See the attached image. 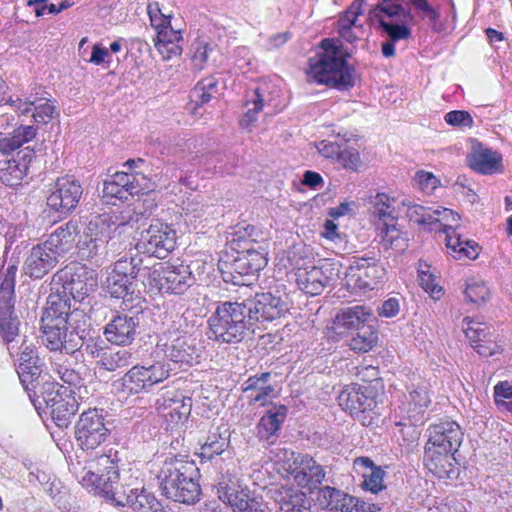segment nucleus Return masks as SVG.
Masks as SVG:
<instances>
[{
	"label": "nucleus",
	"instance_id": "1",
	"mask_svg": "<svg viewBox=\"0 0 512 512\" xmlns=\"http://www.w3.org/2000/svg\"><path fill=\"white\" fill-rule=\"evenodd\" d=\"M125 223H116L109 214L93 216L82 228L76 248L81 259L101 266L120 245Z\"/></svg>",
	"mask_w": 512,
	"mask_h": 512
},
{
	"label": "nucleus",
	"instance_id": "2",
	"mask_svg": "<svg viewBox=\"0 0 512 512\" xmlns=\"http://www.w3.org/2000/svg\"><path fill=\"white\" fill-rule=\"evenodd\" d=\"M244 301H220L209 316L208 338L219 344L236 345L256 333Z\"/></svg>",
	"mask_w": 512,
	"mask_h": 512
},
{
	"label": "nucleus",
	"instance_id": "3",
	"mask_svg": "<svg viewBox=\"0 0 512 512\" xmlns=\"http://www.w3.org/2000/svg\"><path fill=\"white\" fill-rule=\"evenodd\" d=\"M199 469L193 461L175 456L164 460L157 473L162 494L174 502L193 505L200 500Z\"/></svg>",
	"mask_w": 512,
	"mask_h": 512
},
{
	"label": "nucleus",
	"instance_id": "4",
	"mask_svg": "<svg viewBox=\"0 0 512 512\" xmlns=\"http://www.w3.org/2000/svg\"><path fill=\"white\" fill-rule=\"evenodd\" d=\"M321 51L309 59L308 80L338 90H348L355 85V69L347 63L340 48L332 39L321 41Z\"/></svg>",
	"mask_w": 512,
	"mask_h": 512
},
{
	"label": "nucleus",
	"instance_id": "5",
	"mask_svg": "<svg viewBox=\"0 0 512 512\" xmlns=\"http://www.w3.org/2000/svg\"><path fill=\"white\" fill-rule=\"evenodd\" d=\"M255 227L245 225L238 227V230L233 233L231 242L237 244L242 251L237 252V256L229 263L226 264L228 271H222L223 279L225 282H231L234 285H249L245 277L256 276L267 265L266 250L258 246L253 238Z\"/></svg>",
	"mask_w": 512,
	"mask_h": 512
},
{
	"label": "nucleus",
	"instance_id": "6",
	"mask_svg": "<svg viewBox=\"0 0 512 512\" xmlns=\"http://www.w3.org/2000/svg\"><path fill=\"white\" fill-rule=\"evenodd\" d=\"M38 388L40 394H34L36 396V399L32 400L34 406L39 409L44 403L53 422L61 429L67 428L79 409V403L74 396L75 392L51 381L42 382Z\"/></svg>",
	"mask_w": 512,
	"mask_h": 512
},
{
	"label": "nucleus",
	"instance_id": "7",
	"mask_svg": "<svg viewBox=\"0 0 512 512\" xmlns=\"http://www.w3.org/2000/svg\"><path fill=\"white\" fill-rule=\"evenodd\" d=\"M386 270L380 261V256L369 252L361 257H353L347 268L343 285L355 294H366L378 289L384 282Z\"/></svg>",
	"mask_w": 512,
	"mask_h": 512
},
{
	"label": "nucleus",
	"instance_id": "8",
	"mask_svg": "<svg viewBox=\"0 0 512 512\" xmlns=\"http://www.w3.org/2000/svg\"><path fill=\"white\" fill-rule=\"evenodd\" d=\"M17 267L8 265L0 270V338L13 356L12 342L19 334L20 321L14 310Z\"/></svg>",
	"mask_w": 512,
	"mask_h": 512
},
{
	"label": "nucleus",
	"instance_id": "9",
	"mask_svg": "<svg viewBox=\"0 0 512 512\" xmlns=\"http://www.w3.org/2000/svg\"><path fill=\"white\" fill-rule=\"evenodd\" d=\"M340 407L363 426H371L378 418L376 391L373 387L350 384L338 396Z\"/></svg>",
	"mask_w": 512,
	"mask_h": 512
},
{
	"label": "nucleus",
	"instance_id": "10",
	"mask_svg": "<svg viewBox=\"0 0 512 512\" xmlns=\"http://www.w3.org/2000/svg\"><path fill=\"white\" fill-rule=\"evenodd\" d=\"M243 301L256 330L260 328L259 325L285 317L291 308L288 295L278 290L256 293Z\"/></svg>",
	"mask_w": 512,
	"mask_h": 512
},
{
	"label": "nucleus",
	"instance_id": "11",
	"mask_svg": "<svg viewBox=\"0 0 512 512\" xmlns=\"http://www.w3.org/2000/svg\"><path fill=\"white\" fill-rule=\"evenodd\" d=\"M370 19L382 31H390L394 37L411 36L413 17L402 0H381L370 10Z\"/></svg>",
	"mask_w": 512,
	"mask_h": 512
},
{
	"label": "nucleus",
	"instance_id": "12",
	"mask_svg": "<svg viewBox=\"0 0 512 512\" xmlns=\"http://www.w3.org/2000/svg\"><path fill=\"white\" fill-rule=\"evenodd\" d=\"M148 167L143 172L128 173L124 171L116 172L103 183V197L107 203L115 205L112 199L126 201L130 196L139 193H147L153 190V183L147 172Z\"/></svg>",
	"mask_w": 512,
	"mask_h": 512
},
{
	"label": "nucleus",
	"instance_id": "13",
	"mask_svg": "<svg viewBox=\"0 0 512 512\" xmlns=\"http://www.w3.org/2000/svg\"><path fill=\"white\" fill-rule=\"evenodd\" d=\"M427 432L428 442L425 446L424 458L431 461L441 456L454 455L463 441L461 427L452 420L430 425Z\"/></svg>",
	"mask_w": 512,
	"mask_h": 512
},
{
	"label": "nucleus",
	"instance_id": "14",
	"mask_svg": "<svg viewBox=\"0 0 512 512\" xmlns=\"http://www.w3.org/2000/svg\"><path fill=\"white\" fill-rule=\"evenodd\" d=\"M176 231L168 224L156 221L140 233L135 249L158 259L166 258L175 248Z\"/></svg>",
	"mask_w": 512,
	"mask_h": 512
},
{
	"label": "nucleus",
	"instance_id": "15",
	"mask_svg": "<svg viewBox=\"0 0 512 512\" xmlns=\"http://www.w3.org/2000/svg\"><path fill=\"white\" fill-rule=\"evenodd\" d=\"M110 434L104 415L96 408L84 411L75 425V439L84 450H94L104 443Z\"/></svg>",
	"mask_w": 512,
	"mask_h": 512
},
{
	"label": "nucleus",
	"instance_id": "16",
	"mask_svg": "<svg viewBox=\"0 0 512 512\" xmlns=\"http://www.w3.org/2000/svg\"><path fill=\"white\" fill-rule=\"evenodd\" d=\"M83 195V187L74 176L59 177L50 189L47 207L58 214L59 218L67 217L78 206Z\"/></svg>",
	"mask_w": 512,
	"mask_h": 512
},
{
	"label": "nucleus",
	"instance_id": "17",
	"mask_svg": "<svg viewBox=\"0 0 512 512\" xmlns=\"http://www.w3.org/2000/svg\"><path fill=\"white\" fill-rule=\"evenodd\" d=\"M63 281L62 293L71 297L73 301L81 303L97 287V278L94 271L86 266L75 265L54 275Z\"/></svg>",
	"mask_w": 512,
	"mask_h": 512
},
{
	"label": "nucleus",
	"instance_id": "18",
	"mask_svg": "<svg viewBox=\"0 0 512 512\" xmlns=\"http://www.w3.org/2000/svg\"><path fill=\"white\" fill-rule=\"evenodd\" d=\"M169 376V369L161 362L135 365L122 378L123 390L129 394L148 391Z\"/></svg>",
	"mask_w": 512,
	"mask_h": 512
},
{
	"label": "nucleus",
	"instance_id": "19",
	"mask_svg": "<svg viewBox=\"0 0 512 512\" xmlns=\"http://www.w3.org/2000/svg\"><path fill=\"white\" fill-rule=\"evenodd\" d=\"M14 353L18 355L17 373L22 385L26 390L36 394V389L41 384L43 362L38 357L33 341L25 336L18 349H13Z\"/></svg>",
	"mask_w": 512,
	"mask_h": 512
},
{
	"label": "nucleus",
	"instance_id": "20",
	"mask_svg": "<svg viewBox=\"0 0 512 512\" xmlns=\"http://www.w3.org/2000/svg\"><path fill=\"white\" fill-rule=\"evenodd\" d=\"M339 264L326 261L298 275V285L307 294L319 295L339 277Z\"/></svg>",
	"mask_w": 512,
	"mask_h": 512
},
{
	"label": "nucleus",
	"instance_id": "21",
	"mask_svg": "<svg viewBox=\"0 0 512 512\" xmlns=\"http://www.w3.org/2000/svg\"><path fill=\"white\" fill-rule=\"evenodd\" d=\"M119 479V470L117 464L106 455L101 456L96 462L95 470H88L82 477L84 486H92L98 493L106 496L118 495L113 493L112 486Z\"/></svg>",
	"mask_w": 512,
	"mask_h": 512
},
{
	"label": "nucleus",
	"instance_id": "22",
	"mask_svg": "<svg viewBox=\"0 0 512 512\" xmlns=\"http://www.w3.org/2000/svg\"><path fill=\"white\" fill-rule=\"evenodd\" d=\"M291 475L295 482L309 490L319 487L325 479L326 472L322 465L318 464L308 454H294L293 462L290 465Z\"/></svg>",
	"mask_w": 512,
	"mask_h": 512
},
{
	"label": "nucleus",
	"instance_id": "23",
	"mask_svg": "<svg viewBox=\"0 0 512 512\" xmlns=\"http://www.w3.org/2000/svg\"><path fill=\"white\" fill-rule=\"evenodd\" d=\"M317 501L322 509L331 512H367L370 510V504L331 486L319 489Z\"/></svg>",
	"mask_w": 512,
	"mask_h": 512
},
{
	"label": "nucleus",
	"instance_id": "24",
	"mask_svg": "<svg viewBox=\"0 0 512 512\" xmlns=\"http://www.w3.org/2000/svg\"><path fill=\"white\" fill-rule=\"evenodd\" d=\"M155 407L167 422L178 424L190 415L192 398L178 391H166L156 399Z\"/></svg>",
	"mask_w": 512,
	"mask_h": 512
},
{
	"label": "nucleus",
	"instance_id": "25",
	"mask_svg": "<svg viewBox=\"0 0 512 512\" xmlns=\"http://www.w3.org/2000/svg\"><path fill=\"white\" fill-rule=\"evenodd\" d=\"M113 502L117 506H128L133 512H173L154 495V493L141 488H131L128 492L113 495Z\"/></svg>",
	"mask_w": 512,
	"mask_h": 512
},
{
	"label": "nucleus",
	"instance_id": "26",
	"mask_svg": "<svg viewBox=\"0 0 512 512\" xmlns=\"http://www.w3.org/2000/svg\"><path fill=\"white\" fill-rule=\"evenodd\" d=\"M59 257L45 242L40 243L30 250L24 262L25 274L32 279H42L57 265Z\"/></svg>",
	"mask_w": 512,
	"mask_h": 512
},
{
	"label": "nucleus",
	"instance_id": "27",
	"mask_svg": "<svg viewBox=\"0 0 512 512\" xmlns=\"http://www.w3.org/2000/svg\"><path fill=\"white\" fill-rule=\"evenodd\" d=\"M139 327V318L127 314H117L106 324L104 335L106 339L116 345H129L136 337Z\"/></svg>",
	"mask_w": 512,
	"mask_h": 512
},
{
	"label": "nucleus",
	"instance_id": "28",
	"mask_svg": "<svg viewBox=\"0 0 512 512\" xmlns=\"http://www.w3.org/2000/svg\"><path fill=\"white\" fill-rule=\"evenodd\" d=\"M269 493L281 512H312L311 500L298 489L281 486Z\"/></svg>",
	"mask_w": 512,
	"mask_h": 512
},
{
	"label": "nucleus",
	"instance_id": "29",
	"mask_svg": "<svg viewBox=\"0 0 512 512\" xmlns=\"http://www.w3.org/2000/svg\"><path fill=\"white\" fill-rule=\"evenodd\" d=\"M470 167L481 174L490 175L502 170V155L475 141L471 153L467 156Z\"/></svg>",
	"mask_w": 512,
	"mask_h": 512
},
{
	"label": "nucleus",
	"instance_id": "30",
	"mask_svg": "<svg viewBox=\"0 0 512 512\" xmlns=\"http://www.w3.org/2000/svg\"><path fill=\"white\" fill-rule=\"evenodd\" d=\"M34 157V151L26 147L17 152L12 159L4 161L0 167V179L7 186H17L27 174Z\"/></svg>",
	"mask_w": 512,
	"mask_h": 512
},
{
	"label": "nucleus",
	"instance_id": "31",
	"mask_svg": "<svg viewBox=\"0 0 512 512\" xmlns=\"http://www.w3.org/2000/svg\"><path fill=\"white\" fill-rule=\"evenodd\" d=\"M160 292L181 295L195 283V277L188 265H166Z\"/></svg>",
	"mask_w": 512,
	"mask_h": 512
},
{
	"label": "nucleus",
	"instance_id": "32",
	"mask_svg": "<svg viewBox=\"0 0 512 512\" xmlns=\"http://www.w3.org/2000/svg\"><path fill=\"white\" fill-rule=\"evenodd\" d=\"M376 318L371 308L355 305L341 309L334 320L337 329L357 331L361 326L374 323Z\"/></svg>",
	"mask_w": 512,
	"mask_h": 512
},
{
	"label": "nucleus",
	"instance_id": "33",
	"mask_svg": "<svg viewBox=\"0 0 512 512\" xmlns=\"http://www.w3.org/2000/svg\"><path fill=\"white\" fill-rule=\"evenodd\" d=\"M164 346L165 357L174 363L192 365L200 357L196 340L190 336L178 337Z\"/></svg>",
	"mask_w": 512,
	"mask_h": 512
},
{
	"label": "nucleus",
	"instance_id": "34",
	"mask_svg": "<svg viewBox=\"0 0 512 512\" xmlns=\"http://www.w3.org/2000/svg\"><path fill=\"white\" fill-rule=\"evenodd\" d=\"M220 499L228 504L233 512H270L268 503L262 496L244 490L224 492Z\"/></svg>",
	"mask_w": 512,
	"mask_h": 512
},
{
	"label": "nucleus",
	"instance_id": "35",
	"mask_svg": "<svg viewBox=\"0 0 512 512\" xmlns=\"http://www.w3.org/2000/svg\"><path fill=\"white\" fill-rule=\"evenodd\" d=\"M287 415L288 407L286 405L271 403L257 425L259 438L269 441L278 437Z\"/></svg>",
	"mask_w": 512,
	"mask_h": 512
},
{
	"label": "nucleus",
	"instance_id": "36",
	"mask_svg": "<svg viewBox=\"0 0 512 512\" xmlns=\"http://www.w3.org/2000/svg\"><path fill=\"white\" fill-rule=\"evenodd\" d=\"M53 292L47 298V306L44 309L41 319L49 322H58L61 325L67 324V318L73 310H71V299L62 293L61 289L52 287Z\"/></svg>",
	"mask_w": 512,
	"mask_h": 512
},
{
	"label": "nucleus",
	"instance_id": "37",
	"mask_svg": "<svg viewBox=\"0 0 512 512\" xmlns=\"http://www.w3.org/2000/svg\"><path fill=\"white\" fill-rule=\"evenodd\" d=\"M81 232L82 229L79 228L78 220L71 219L51 233L45 243L61 256L70 251L75 238H79Z\"/></svg>",
	"mask_w": 512,
	"mask_h": 512
},
{
	"label": "nucleus",
	"instance_id": "38",
	"mask_svg": "<svg viewBox=\"0 0 512 512\" xmlns=\"http://www.w3.org/2000/svg\"><path fill=\"white\" fill-rule=\"evenodd\" d=\"M354 464L363 469L362 488L365 491L378 494L386 488L384 485L385 470L377 466L369 457H358L355 459Z\"/></svg>",
	"mask_w": 512,
	"mask_h": 512
},
{
	"label": "nucleus",
	"instance_id": "39",
	"mask_svg": "<svg viewBox=\"0 0 512 512\" xmlns=\"http://www.w3.org/2000/svg\"><path fill=\"white\" fill-rule=\"evenodd\" d=\"M182 40L181 31L175 30L169 23L157 30L154 45L163 58L170 59L182 53Z\"/></svg>",
	"mask_w": 512,
	"mask_h": 512
},
{
	"label": "nucleus",
	"instance_id": "40",
	"mask_svg": "<svg viewBox=\"0 0 512 512\" xmlns=\"http://www.w3.org/2000/svg\"><path fill=\"white\" fill-rule=\"evenodd\" d=\"M230 445V431L226 427H217L211 431L204 444L201 445L198 455L202 460H212L215 456L221 455Z\"/></svg>",
	"mask_w": 512,
	"mask_h": 512
},
{
	"label": "nucleus",
	"instance_id": "41",
	"mask_svg": "<svg viewBox=\"0 0 512 512\" xmlns=\"http://www.w3.org/2000/svg\"><path fill=\"white\" fill-rule=\"evenodd\" d=\"M37 127L33 125H20L11 133L0 137V152L10 155L25 143L33 140L37 135Z\"/></svg>",
	"mask_w": 512,
	"mask_h": 512
},
{
	"label": "nucleus",
	"instance_id": "42",
	"mask_svg": "<svg viewBox=\"0 0 512 512\" xmlns=\"http://www.w3.org/2000/svg\"><path fill=\"white\" fill-rule=\"evenodd\" d=\"M106 287L112 297L123 299L126 308L133 306L135 294L134 281L111 272L107 277Z\"/></svg>",
	"mask_w": 512,
	"mask_h": 512
},
{
	"label": "nucleus",
	"instance_id": "43",
	"mask_svg": "<svg viewBox=\"0 0 512 512\" xmlns=\"http://www.w3.org/2000/svg\"><path fill=\"white\" fill-rule=\"evenodd\" d=\"M413 17V23L424 21L434 26L440 19L439 9L430 0H402Z\"/></svg>",
	"mask_w": 512,
	"mask_h": 512
},
{
	"label": "nucleus",
	"instance_id": "44",
	"mask_svg": "<svg viewBox=\"0 0 512 512\" xmlns=\"http://www.w3.org/2000/svg\"><path fill=\"white\" fill-rule=\"evenodd\" d=\"M445 234L447 248L456 253L458 258L465 257L474 260L478 257L480 247L475 241L463 239L460 235H452L446 230Z\"/></svg>",
	"mask_w": 512,
	"mask_h": 512
},
{
	"label": "nucleus",
	"instance_id": "45",
	"mask_svg": "<svg viewBox=\"0 0 512 512\" xmlns=\"http://www.w3.org/2000/svg\"><path fill=\"white\" fill-rule=\"evenodd\" d=\"M378 339L373 323L364 325L356 331L349 341V347L354 352L365 353L370 351Z\"/></svg>",
	"mask_w": 512,
	"mask_h": 512
},
{
	"label": "nucleus",
	"instance_id": "46",
	"mask_svg": "<svg viewBox=\"0 0 512 512\" xmlns=\"http://www.w3.org/2000/svg\"><path fill=\"white\" fill-rule=\"evenodd\" d=\"M133 353L127 349L106 350L102 359L98 361L101 368L107 371H116L133 363Z\"/></svg>",
	"mask_w": 512,
	"mask_h": 512
},
{
	"label": "nucleus",
	"instance_id": "47",
	"mask_svg": "<svg viewBox=\"0 0 512 512\" xmlns=\"http://www.w3.org/2000/svg\"><path fill=\"white\" fill-rule=\"evenodd\" d=\"M242 387L245 393H249L247 398L250 405L260 403V405L264 406L267 403V398L274 392L272 385L261 384L259 379H255V376H250L243 383Z\"/></svg>",
	"mask_w": 512,
	"mask_h": 512
},
{
	"label": "nucleus",
	"instance_id": "48",
	"mask_svg": "<svg viewBox=\"0 0 512 512\" xmlns=\"http://www.w3.org/2000/svg\"><path fill=\"white\" fill-rule=\"evenodd\" d=\"M66 325L58 322H49L41 319V329L44 334V342L51 351L63 349V335Z\"/></svg>",
	"mask_w": 512,
	"mask_h": 512
},
{
	"label": "nucleus",
	"instance_id": "49",
	"mask_svg": "<svg viewBox=\"0 0 512 512\" xmlns=\"http://www.w3.org/2000/svg\"><path fill=\"white\" fill-rule=\"evenodd\" d=\"M393 202L394 199H391L387 194L377 193L371 198L373 215L378 217L382 223L395 221Z\"/></svg>",
	"mask_w": 512,
	"mask_h": 512
},
{
	"label": "nucleus",
	"instance_id": "50",
	"mask_svg": "<svg viewBox=\"0 0 512 512\" xmlns=\"http://www.w3.org/2000/svg\"><path fill=\"white\" fill-rule=\"evenodd\" d=\"M142 267L141 257H123L115 262L112 272L134 281L141 274Z\"/></svg>",
	"mask_w": 512,
	"mask_h": 512
},
{
	"label": "nucleus",
	"instance_id": "51",
	"mask_svg": "<svg viewBox=\"0 0 512 512\" xmlns=\"http://www.w3.org/2000/svg\"><path fill=\"white\" fill-rule=\"evenodd\" d=\"M429 403L430 398L425 389L410 391L407 396L408 416L410 418H416L418 415L423 414Z\"/></svg>",
	"mask_w": 512,
	"mask_h": 512
},
{
	"label": "nucleus",
	"instance_id": "52",
	"mask_svg": "<svg viewBox=\"0 0 512 512\" xmlns=\"http://www.w3.org/2000/svg\"><path fill=\"white\" fill-rule=\"evenodd\" d=\"M53 371L59 376V378L69 386L79 387L82 382V377L79 371L71 368L66 361L61 359L56 360L52 366Z\"/></svg>",
	"mask_w": 512,
	"mask_h": 512
},
{
	"label": "nucleus",
	"instance_id": "53",
	"mask_svg": "<svg viewBox=\"0 0 512 512\" xmlns=\"http://www.w3.org/2000/svg\"><path fill=\"white\" fill-rule=\"evenodd\" d=\"M66 330L77 333L85 340L90 336V329L87 328L85 315L78 307H74L72 313L67 318Z\"/></svg>",
	"mask_w": 512,
	"mask_h": 512
},
{
	"label": "nucleus",
	"instance_id": "54",
	"mask_svg": "<svg viewBox=\"0 0 512 512\" xmlns=\"http://www.w3.org/2000/svg\"><path fill=\"white\" fill-rule=\"evenodd\" d=\"M464 295L469 302L478 304L489 298L490 291L484 282L472 281L466 284Z\"/></svg>",
	"mask_w": 512,
	"mask_h": 512
},
{
	"label": "nucleus",
	"instance_id": "55",
	"mask_svg": "<svg viewBox=\"0 0 512 512\" xmlns=\"http://www.w3.org/2000/svg\"><path fill=\"white\" fill-rule=\"evenodd\" d=\"M364 1L365 0L354 1L352 5L344 12V14L338 20V31L357 27L358 17L363 14L361 5Z\"/></svg>",
	"mask_w": 512,
	"mask_h": 512
},
{
	"label": "nucleus",
	"instance_id": "56",
	"mask_svg": "<svg viewBox=\"0 0 512 512\" xmlns=\"http://www.w3.org/2000/svg\"><path fill=\"white\" fill-rule=\"evenodd\" d=\"M337 162L345 169L350 171H358L361 167V159L356 148L343 146L341 155Z\"/></svg>",
	"mask_w": 512,
	"mask_h": 512
},
{
	"label": "nucleus",
	"instance_id": "57",
	"mask_svg": "<svg viewBox=\"0 0 512 512\" xmlns=\"http://www.w3.org/2000/svg\"><path fill=\"white\" fill-rule=\"evenodd\" d=\"M379 229V236L381 239L380 244L385 250L390 249L391 245L393 244V241H396V239L404 235L397 227L396 220L393 222L390 221L382 223V226L379 227Z\"/></svg>",
	"mask_w": 512,
	"mask_h": 512
},
{
	"label": "nucleus",
	"instance_id": "58",
	"mask_svg": "<svg viewBox=\"0 0 512 512\" xmlns=\"http://www.w3.org/2000/svg\"><path fill=\"white\" fill-rule=\"evenodd\" d=\"M85 344V339L77 335V333L70 332L69 330L64 331L63 335V349L67 354L75 355V359L78 360L79 353Z\"/></svg>",
	"mask_w": 512,
	"mask_h": 512
},
{
	"label": "nucleus",
	"instance_id": "59",
	"mask_svg": "<svg viewBox=\"0 0 512 512\" xmlns=\"http://www.w3.org/2000/svg\"><path fill=\"white\" fill-rule=\"evenodd\" d=\"M466 323L467 327L463 328L466 334V337L472 343H481L485 341V338L488 335V331L486 327H482L481 323L470 320L469 317H465L463 319V324Z\"/></svg>",
	"mask_w": 512,
	"mask_h": 512
},
{
	"label": "nucleus",
	"instance_id": "60",
	"mask_svg": "<svg viewBox=\"0 0 512 512\" xmlns=\"http://www.w3.org/2000/svg\"><path fill=\"white\" fill-rule=\"evenodd\" d=\"M151 25L157 30L171 23V16L163 13L158 2H151L147 6Z\"/></svg>",
	"mask_w": 512,
	"mask_h": 512
},
{
	"label": "nucleus",
	"instance_id": "61",
	"mask_svg": "<svg viewBox=\"0 0 512 512\" xmlns=\"http://www.w3.org/2000/svg\"><path fill=\"white\" fill-rule=\"evenodd\" d=\"M56 113V107L49 101L41 102V99L36 100L35 111L32 117L36 123L47 124L51 121Z\"/></svg>",
	"mask_w": 512,
	"mask_h": 512
},
{
	"label": "nucleus",
	"instance_id": "62",
	"mask_svg": "<svg viewBox=\"0 0 512 512\" xmlns=\"http://www.w3.org/2000/svg\"><path fill=\"white\" fill-rule=\"evenodd\" d=\"M444 120L447 124L454 127H469L474 124L473 118L469 112L464 110H453L445 114Z\"/></svg>",
	"mask_w": 512,
	"mask_h": 512
},
{
	"label": "nucleus",
	"instance_id": "63",
	"mask_svg": "<svg viewBox=\"0 0 512 512\" xmlns=\"http://www.w3.org/2000/svg\"><path fill=\"white\" fill-rule=\"evenodd\" d=\"M251 102L253 104V108H249L247 110L244 118L241 120L242 125L248 126L256 121V114L263 109L264 98L260 88H257L253 91Z\"/></svg>",
	"mask_w": 512,
	"mask_h": 512
},
{
	"label": "nucleus",
	"instance_id": "64",
	"mask_svg": "<svg viewBox=\"0 0 512 512\" xmlns=\"http://www.w3.org/2000/svg\"><path fill=\"white\" fill-rule=\"evenodd\" d=\"M419 282L422 288L434 299L442 295V288L435 282V278L429 272H419Z\"/></svg>",
	"mask_w": 512,
	"mask_h": 512
}]
</instances>
